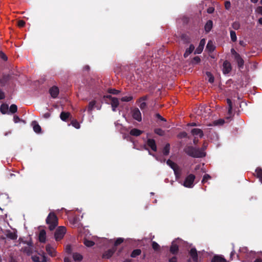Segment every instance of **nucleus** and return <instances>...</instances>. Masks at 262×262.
Here are the masks:
<instances>
[{"label":"nucleus","mask_w":262,"mask_h":262,"mask_svg":"<svg viewBox=\"0 0 262 262\" xmlns=\"http://www.w3.org/2000/svg\"><path fill=\"white\" fill-rule=\"evenodd\" d=\"M211 262H227V261L224 257L219 255H215L213 257Z\"/></svg>","instance_id":"24"},{"label":"nucleus","mask_w":262,"mask_h":262,"mask_svg":"<svg viewBox=\"0 0 262 262\" xmlns=\"http://www.w3.org/2000/svg\"><path fill=\"white\" fill-rule=\"evenodd\" d=\"M154 132L160 136H163L165 134V132L164 130H163L162 129L160 128H155V130H154Z\"/></svg>","instance_id":"39"},{"label":"nucleus","mask_w":262,"mask_h":262,"mask_svg":"<svg viewBox=\"0 0 262 262\" xmlns=\"http://www.w3.org/2000/svg\"><path fill=\"white\" fill-rule=\"evenodd\" d=\"M148 95H144L142 97H140L136 101V104L139 106L140 109L142 111L143 113H145L147 109V101L148 99Z\"/></svg>","instance_id":"3"},{"label":"nucleus","mask_w":262,"mask_h":262,"mask_svg":"<svg viewBox=\"0 0 262 262\" xmlns=\"http://www.w3.org/2000/svg\"><path fill=\"white\" fill-rule=\"evenodd\" d=\"M133 115H141L138 108H135L133 110Z\"/></svg>","instance_id":"55"},{"label":"nucleus","mask_w":262,"mask_h":262,"mask_svg":"<svg viewBox=\"0 0 262 262\" xmlns=\"http://www.w3.org/2000/svg\"><path fill=\"white\" fill-rule=\"evenodd\" d=\"M201 61V58L199 56L194 57L191 61L192 64H198Z\"/></svg>","instance_id":"48"},{"label":"nucleus","mask_w":262,"mask_h":262,"mask_svg":"<svg viewBox=\"0 0 262 262\" xmlns=\"http://www.w3.org/2000/svg\"><path fill=\"white\" fill-rule=\"evenodd\" d=\"M9 76L8 75H4L2 78L0 79V84L2 86H4L7 81L9 80Z\"/></svg>","instance_id":"32"},{"label":"nucleus","mask_w":262,"mask_h":262,"mask_svg":"<svg viewBox=\"0 0 262 262\" xmlns=\"http://www.w3.org/2000/svg\"><path fill=\"white\" fill-rule=\"evenodd\" d=\"M166 163L172 169H174V168H176L177 167V166H178V165L176 163H175L174 162H173L172 161H171L170 159H168L166 161Z\"/></svg>","instance_id":"33"},{"label":"nucleus","mask_w":262,"mask_h":262,"mask_svg":"<svg viewBox=\"0 0 262 262\" xmlns=\"http://www.w3.org/2000/svg\"><path fill=\"white\" fill-rule=\"evenodd\" d=\"M117 248L113 247L111 249L106 251L102 255V258L108 259L111 258L116 251Z\"/></svg>","instance_id":"7"},{"label":"nucleus","mask_w":262,"mask_h":262,"mask_svg":"<svg viewBox=\"0 0 262 262\" xmlns=\"http://www.w3.org/2000/svg\"><path fill=\"white\" fill-rule=\"evenodd\" d=\"M234 58L237 64L238 68L240 69H243L244 65V60L239 55V54L235 56Z\"/></svg>","instance_id":"11"},{"label":"nucleus","mask_w":262,"mask_h":262,"mask_svg":"<svg viewBox=\"0 0 262 262\" xmlns=\"http://www.w3.org/2000/svg\"><path fill=\"white\" fill-rule=\"evenodd\" d=\"M230 2L229 1H226L225 3V7L226 9L228 10L230 8Z\"/></svg>","instance_id":"60"},{"label":"nucleus","mask_w":262,"mask_h":262,"mask_svg":"<svg viewBox=\"0 0 262 262\" xmlns=\"http://www.w3.org/2000/svg\"><path fill=\"white\" fill-rule=\"evenodd\" d=\"M66 233V228L64 226L59 227L54 233L55 239L56 241H59L63 238Z\"/></svg>","instance_id":"5"},{"label":"nucleus","mask_w":262,"mask_h":262,"mask_svg":"<svg viewBox=\"0 0 262 262\" xmlns=\"http://www.w3.org/2000/svg\"><path fill=\"white\" fill-rule=\"evenodd\" d=\"M83 244L86 247H91L94 245L95 243L92 241H90V240H89L87 239H84V240L83 241Z\"/></svg>","instance_id":"34"},{"label":"nucleus","mask_w":262,"mask_h":262,"mask_svg":"<svg viewBox=\"0 0 262 262\" xmlns=\"http://www.w3.org/2000/svg\"><path fill=\"white\" fill-rule=\"evenodd\" d=\"M17 111V106L15 104H12L10 106L9 112L12 114L15 113Z\"/></svg>","instance_id":"38"},{"label":"nucleus","mask_w":262,"mask_h":262,"mask_svg":"<svg viewBox=\"0 0 262 262\" xmlns=\"http://www.w3.org/2000/svg\"><path fill=\"white\" fill-rule=\"evenodd\" d=\"M231 53L233 57L239 54L233 48L231 49Z\"/></svg>","instance_id":"61"},{"label":"nucleus","mask_w":262,"mask_h":262,"mask_svg":"<svg viewBox=\"0 0 262 262\" xmlns=\"http://www.w3.org/2000/svg\"><path fill=\"white\" fill-rule=\"evenodd\" d=\"M194 50V46L191 44L188 48H187L184 54V57L186 58L188 57Z\"/></svg>","instance_id":"21"},{"label":"nucleus","mask_w":262,"mask_h":262,"mask_svg":"<svg viewBox=\"0 0 262 262\" xmlns=\"http://www.w3.org/2000/svg\"><path fill=\"white\" fill-rule=\"evenodd\" d=\"M187 136V134L185 132H181L180 133L179 135H178V137L180 138H186Z\"/></svg>","instance_id":"58"},{"label":"nucleus","mask_w":262,"mask_h":262,"mask_svg":"<svg viewBox=\"0 0 262 262\" xmlns=\"http://www.w3.org/2000/svg\"><path fill=\"white\" fill-rule=\"evenodd\" d=\"M211 179V177L210 175H209L208 174H205L204 176H203V180L202 181V183L203 184H204L205 183H206L208 180H209Z\"/></svg>","instance_id":"49"},{"label":"nucleus","mask_w":262,"mask_h":262,"mask_svg":"<svg viewBox=\"0 0 262 262\" xmlns=\"http://www.w3.org/2000/svg\"><path fill=\"white\" fill-rule=\"evenodd\" d=\"M231 63L227 60H225L223 64V72L224 74H227L231 71Z\"/></svg>","instance_id":"9"},{"label":"nucleus","mask_w":262,"mask_h":262,"mask_svg":"<svg viewBox=\"0 0 262 262\" xmlns=\"http://www.w3.org/2000/svg\"><path fill=\"white\" fill-rule=\"evenodd\" d=\"M173 171H174V173L176 176V177H179L181 175V170L180 169V168L179 166H177V168H174V169H173Z\"/></svg>","instance_id":"47"},{"label":"nucleus","mask_w":262,"mask_h":262,"mask_svg":"<svg viewBox=\"0 0 262 262\" xmlns=\"http://www.w3.org/2000/svg\"><path fill=\"white\" fill-rule=\"evenodd\" d=\"M213 25L212 21L209 20L205 25V30L206 32H209L212 29Z\"/></svg>","instance_id":"26"},{"label":"nucleus","mask_w":262,"mask_h":262,"mask_svg":"<svg viewBox=\"0 0 262 262\" xmlns=\"http://www.w3.org/2000/svg\"><path fill=\"white\" fill-rule=\"evenodd\" d=\"M231 39L233 42H235L237 40L236 33L234 31L231 30L230 32Z\"/></svg>","instance_id":"36"},{"label":"nucleus","mask_w":262,"mask_h":262,"mask_svg":"<svg viewBox=\"0 0 262 262\" xmlns=\"http://www.w3.org/2000/svg\"><path fill=\"white\" fill-rule=\"evenodd\" d=\"M183 150L188 156L194 158H203L206 156V153L200 149V148H196L192 146H186Z\"/></svg>","instance_id":"1"},{"label":"nucleus","mask_w":262,"mask_h":262,"mask_svg":"<svg viewBox=\"0 0 262 262\" xmlns=\"http://www.w3.org/2000/svg\"><path fill=\"white\" fill-rule=\"evenodd\" d=\"M232 28L235 30H238L240 28V24L237 21H235L233 23L232 25Z\"/></svg>","instance_id":"51"},{"label":"nucleus","mask_w":262,"mask_h":262,"mask_svg":"<svg viewBox=\"0 0 262 262\" xmlns=\"http://www.w3.org/2000/svg\"><path fill=\"white\" fill-rule=\"evenodd\" d=\"M14 121L15 123H18L20 121H22L24 123H25V121L20 119L18 116H14Z\"/></svg>","instance_id":"56"},{"label":"nucleus","mask_w":262,"mask_h":262,"mask_svg":"<svg viewBox=\"0 0 262 262\" xmlns=\"http://www.w3.org/2000/svg\"><path fill=\"white\" fill-rule=\"evenodd\" d=\"M6 236L7 238H10L12 240H15L17 238L16 231L12 232L10 230H7Z\"/></svg>","instance_id":"16"},{"label":"nucleus","mask_w":262,"mask_h":262,"mask_svg":"<svg viewBox=\"0 0 262 262\" xmlns=\"http://www.w3.org/2000/svg\"><path fill=\"white\" fill-rule=\"evenodd\" d=\"M107 92L108 93L113 95H118L120 93V91L119 90H117L115 89H108Z\"/></svg>","instance_id":"45"},{"label":"nucleus","mask_w":262,"mask_h":262,"mask_svg":"<svg viewBox=\"0 0 262 262\" xmlns=\"http://www.w3.org/2000/svg\"><path fill=\"white\" fill-rule=\"evenodd\" d=\"M73 258L74 261L80 262L83 259V256L77 252H75L73 253Z\"/></svg>","instance_id":"23"},{"label":"nucleus","mask_w":262,"mask_h":262,"mask_svg":"<svg viewBox=\"0 0 262 262\" xmlns=\"http://www.w3.org/2000/svg\"><path fill=\"white\" fill-rule=\"evenodd\" d=\"M141 250L138 249L134 250L130 254V256L133 258L136 257L137 256L140 255L141 254Z\"/></svg>","instance_id":"31"},{"label":"nucleus","mask_w":262,"mask_h":262,"mask_svg":"<svg viewBox=\"0 0 262 262\" xmlns=\"http://www.w3.org/2000/svg\"><path fill=\"white\" fill-rule=\"evenodd\" d=\"M39 241L41 243H45L46 242V232L44 229L41 230L38 235Z\"/></svg>","instance_id":"14"},{"label":"nucleus","mask_w":262,"mask_h":262,"mask_svg":"<svg viewBox=\"0 0 262 262\" xmlns=\"http://www.w3.org/2000/svg\"><path fill=\"white\" fill-rule=\"evenodd\" d=\"M96 102L95 100H92L89 102L88 106V111L89 113H91V111L95 107H97V109H99V107L96 105Z\"/></svg>","instance_id":"22"},{"label":"nucleus","mask_w":262,"mask_h":262,"mask_svg":"<svg viewBox=\"0 0 262 262\" xmlns=\"http://www.w3.org/2000/svg\"><path fill=\"white\" fill-rule=\"evenodd\" d=\"M181 239L178 238L171 243L169 251L170 253L176 255L177 254L179 250V245L181 244Z\"/></svg>","instance_id":"4"},{"label":"nucleus","mask_w":262,"mask_h":262,"mask_svg":"<svg viewBox=\"0 0 262 262\" xmlns=\"http://www.w3.org/2000/svg\"><path fill=\"white\" fill-rule=\"evenodd\" d=\"M143 133V131L137 129V128H133L130 130L129 134L130 135L133 136L138 137L141 135Z\"/></svg>","instance_id":"20"},{"label":"nucleus","mask_w":262,"mask_h":262,"mask_svg":"<svg viewBox=\"0 0 262 262\" xmlns=\"http://www.w3.org/2000/svg\"><path fill=\"white\" fill-rule=\"evenodd\" d=\"M225 121L223 119H220L219 120H215L213 122L214 125H223L225 123Z\"/></svg>","instance_id":"43"},{"label":"nucleus","mask_w":262,"mask_h":262,"mask_svg":"<svg viewBox=\"0 0 262 262\" xmlns=\"http://www.w3.org/2000/svg\"><path fill=\"white\" fill-rule=\"evenodd\" d=\"M110 104H111L112 109L114 111L116 110V108L119 105V101L117 98L114 97L111 100H110Z\"/></svg>","instance_id":"17"},{"label":"nucleus","mask_w":262,"mask_h":262,"mask_svg":"<svg viewBox=\"0 0 262 262\" xmlns=\"http://www.w3.org/2000/svg\"><path fill=\"white\" fill-rule=\"evenodd\" d=\"M72 116H60V119L64 121H68L71 120Z\"/></svg>","instance_id":"50"},{"label":"nucleus","mask_w":262,"mask_h":262,"mask_svg":"<svg viewBox=\"0 0 262 262\" xmlns=\"http://www.w3.org/2000/svg\"><path fill=\"white\" fill-rule=\"evenodd\" d=\"M124 241V238L121 237H119L117 238V239L115 241L114 246L116 248V247L119 245H120L121 243H122Z\"/></svg>","instance_id":"41"},{"label":"nucleus","mask_w":262,"mask_h":262,"mask_svg":"<svg viewBox=\"0 0 262 262\" xmlns=\"http://www.w3.org/2000/svg\"><path fill=\"white\" fill-rule=\"evenodd\" d=\"M206 49L209 52H212L215 49V46L213 45V42L211 41H209L207 46Z\"/></svg>","instance_id":"30"},{"label":"nucleus","mask_w":262,"mask_h":262,"mask_svg":"<svg viewBox=\"0 0 262 262\" xmlns=\"http://www.w3.org/2000/svg\"><path fill=\"white\" fill-rule=\"evenodd\" d=\"M205 44V40L204 39H202L201 40L199 46L196 48V49L194 51V54H199L202 52L204 47Z\"/></svg>","instance_id":"12"},{"label":"nucleus","mask_w":262,"mask_h":262,"mask_svg":"<svg viewBox=\"0 0 262 262\" xmlns=\"http://www.w3.org/2000/svg\"><path fill=\"white\" fill-rule=\"evenodd\" d=\"M181 39L184 43H189L190 42V38L185 34H183L181 36Z\"/></svg>","instance_id":"25"},{"label":"nucleus","mask_w":262,"mask_h":262,"mask_svg":"<svg viewBox=\"0 0 262 262\" xmlns=\"http://www.w3.org/2000/svg\"><path fill=\"white\" fill-rule=\"evenodd\" d=\"M188 253L193 262H198V254L195 248H191Z\"/></svg>","instance_id":"8"},{"label":"nucleus","mask_w":262,"mask_h":262,"mask_svg":"<svg viewBox=\"0 0 262 262\" xmlns=\"http://www.w3.org/2000/svg\"><path fill=\"white\" fill-rule=\"evenodd\" d=\"M31 125L33 128V130L36 133H37V134L41 133V128L36 121H33L31 123Z\"/></svg>","instance_id":"13"},{"label":"nucleus","mask_w":262,"mask_h":262,"mask_svg":"<svg viewBox=\"0 0 262 262\" xmlns=\"http://www.w3.org/2000/svg\"><path fill=\"white\" fill-rule=\"evenodd\" d=\"M58 217L54 212H50L48 214L46 223L49 225V229L52 231L55 229L58 225Z\"/></svg>","instance_id":"2"},{"label":"nucleus","mask_w":262,"mask_h":262,"mask_svg":"<svg viewBox=\"0 0 262 262\" xmlns=\"http://www.w3.org/2000/svg\"><path fill=\"white\" fill-rule=\"evenodd\" d=\"M0 111L3 114L7 113L9 111L8 105L6 103L2 104L0 107Z\"/></svg>","instance_id":"27"},{"label":"nucleus","mask_w":262,"mask_h":262,"mask_svg":"<svg viewBox=\"0 0 262 262\" xmlns=\"http://www.w3.org/2000/svg\"><path fill=\"white\" fill-rule=\"evenodd\" d=\"M227 103L228 105V114H229V115H230L232 113V101L230 99H227Z\"/></svg>","instance_id":"44"},{"label":"nucleus","mask_w":262,"mask_h":262,"mask_svg":"<svg viewBox=\"0 0 262 262\" xmlns=\"http://www.w3.org/2000/svg\"><path fill=\"white\" fill-rule=\"evenodd\" d=\"M151 246L155 251H158L160 250V246L157 242L155 241L152 242Z\"/></svg>","instance_id":"42"},{"label":"nucleus","mask_w":262,"mask_h":262,"mask_svg":"<svg viewBox=\"0 0 262 262\" xmlns=\"http://www.w3.org/2000/svg\"><path fill=\"white\" fill-rule=\"evenodd\" d=\"M66 252L68 254H71L72 252V249L71 245H68L66 246L65 249Z\"/></svg>","instance_id":"52"},{"label":"nucleus","mask_w":262,"mask_h":262,"mask_svg":"<svg viewBox=\"0 0 262 262\" xmlns=\"http://www.w3.org/2000/svg\"><path fill=\"white\" fill-rule=\"evenodd\" d=\"M195 176L193 174H189L184 182L183 185L186 187L191 188L193 186V182L195 179Z\"/></svg>","instance_id":"6"},{"label":"nucleus","mask_w":262,"mask_h":262,"mask_svg":"<svg viewBox=\"0 0 262 262\" xmlns=\"http://www.w3.org/2000/svg\"><path fill=\"white\" fill-rule=\"evenodd\" d=\"M146 145L154 151H157V147L154 139H148L146 142Z\"/></svg>","instance_id":"10"},{"label":"nucleus","mask_w":262,"mask_h":262,"mask_svg":"<svg viewBox=\"0 0 262 262\" xmlns=\"http://www.w3.org/2000/svg\"><path fill=\"white\" fill-rule=\"evenodd\" d=\"M71 123L74 127L77 129L80 128V124L76 120L71 119Z\"/></svg>","instance_id":"40"},{"label":"nucleus","mask_w":262,"mask_h":262,"mask_svg":"<svg viewBox=\"0 0 262 262\" xmlns=\"http://www.w3.org/2000/svg\"><path fill=\"white\" fill-rule=\"evenodd\" d=\"M169 262H178L177 257L176 256H173L169 259Z\"/></svg>","instance_id":"63"},{"label":"nucleus","mask_w":262,"mask_h":262,"mask_svg":"<svg viewBox=\"0 0 262 262\" xmlns=\"http://www.w3.org/2000/svg\"><path fill=\"white\" fill-rule=\"evenodd\" d=\"M50 93L53 98H56L59 94L58 88L56 86H53L50 89Z\"/></svg>","instance_id":"18"},{"label":"nucleus","mask_w":262,"mask_h":262,"mask_svg":"<svg viewBox=\"0 0 262 262\" xmlns=\"http://www.w3.org/2000/svg\"><path fill=\"white\" fill-rule=\"evenodd\" d=\"M25 21L23 20H19L18 21H17V25L19 27H23L25 26Z\"/></svg>","instance_id":"53"},{"label":"nucleus","mask_w":262,"mask_h":262,"mask_svg":"<svg viewBox=\"0 0 262 262\" xmlns=\"http://www.w3.org/2000/svg\"><path fill=\"white\" fill-rule=\"evenodd\" d=\"M255 173L257 177L262 183V169L260 167H257L255 170Z\"/></svg>","instance_id":"29"},{"label":"nucleus","mask_w":262,"mask_h":262,"mask_svg":"<svg viewBox=\"0 0 262 262\" xmlns=\"http://www.w3.org/2000/svg\"><path fill=\"white\" fill-rule=\"evenodd\" d=\"M46 250L48 254L51 257H54L56 256V251L55 249L52 247L50 245L48 244L46 247Z\"/></svg>","instance_id":"15"},{"label":"nucleus","mask_w":262,"mask_h":262,"mask_svg":"<svg viewBox=\"0 0 262 262\" xmlns=\"http://www.w3.org/2000/svg\"><path fill=\"white\" fill-rule=\"evenodd\" d=\"M32 259L33 262H41L40 258L38 256H33L32 257Z\"/></svg>","instance_id":"59"},{"label":"nucleus","mask_w":262,"mask_h":262,"mask_svg":"<svg viewBox=\"0 0 262 262\" xmlns=\"http://www.w3.org/2000/svg\"><path fill=\"white\" fill-rule=\"evenodd\" d=\"M0 57L5 61L7 60L8 59L6 55L2 51H0Z\"/></svg>","instance_id":"54"},{"label":"nucleus","mask_w":262,"mask_h":262,"mask_svg":"<svg viewBox=\"0 0 262 262\" xmlns=\"http://www.w3.org/2000/svg\"><path fill=\"white\" fill-rule=\"evenodd\" d=\"M137 121L140 122L142 120V116H132Z\"/></svg>","instance_id":"62"},{"label":"nucleus","mask_w":262,"mask_h":262,"mask_svg":"<svg viewBox=\"0 0 262 262\" xmlns=\"http://www.w3.org/2000/svg\"><path fill=\"white\" fill-rule=\"evenodd\" d=\"M32 247L28 246L23 248L22 249L25 253L29 255L32 253Z\"/></svg>","instance_id":"35"},{"label":"nucleus","mask_w":262,"mask_h":262,"mask_svg":"<svg viewBox=\"0 0 262 262\" xmlns=\"http://www.w3.org/2000/svg\"><path fill=\"white\" fill-rule=\"evenodd\" d=\"M23 243L24 244H27L29 247H32V248L33 247V243L31 239H30L29 241H24Z\"/></svg>","instance_id":"57"},{"label":"nucleus","mask_w":262,"mask_h":262,"mask_svg":"<svg viewBox=\"0 0 262 262\" xmlns=\"http://www.w3.org/2000/svg\"><path fill=\"white\" fill-rule=\"evenodd\" d=\"M191 133L193 136H199L200 138H202L204 136L203 132L199 128H193L191 130Z\"/></svg>","instance_id":"19"},{"label":"nucleus","mask_w":262,"mask_h":262,"mask_svg":"<svg viewBox=\"0 0 262 262\" xmlns=\"http://www.w3.org/2000/svg\"><path fill=\"white\" fill-rule=\"evenodd\" d=\"M49 260L48 259L47 257L44 254L42 256V260L41 262H48Z\"/></svg>","instance_id":"64"},{"label":"nucleus","mask_w":262,"mask_h":262,"mask_svg":"<svg viewBox=\"0 0 262 262\" xmlns=\"http://www.w3.org/2000/svg\"><path fill=\"white\" fill-rule=\"evenodd\" d=\"M133 99L132 96H124L121 98V101L122 102H129Z\"/></svg>","instance_id":"37"},{"label":"nucleus","mask_w":262,"mask_h":262,"mask_svg":"<svg viewBox=\"0 0 262 262\" xmlns=\"http://www.w3.org/2000/svg\"><path fill=\"white\" fill-rule=\"evenodd\" d=\"M170 145L169 143L166 144L162 150V152L164 156H167L169 154Z\"/></svg>","instance_id":"28"},{"label":"nucleus","mask_w":262,"mask_h":262,"mask_svg":"<svg viewBox=\"0 0 262 262\" xmlns=\"http://www.w3.org/2000/svg\"><path fill=\"white\" fill-rule=\"evenodd\" d=\"M206 75L208 76V77L209 78L208 81L210 83H213L214 82V78L213 76L211 74V73L209 72H207Z\"/></svg>","instance_id":"46"}]
</instances>
